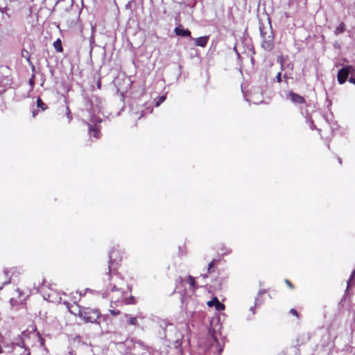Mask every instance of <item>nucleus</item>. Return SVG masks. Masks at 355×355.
<instances>
[{"mask_svg":"<svg viewBox=\"0 0 355 355\" xmlns=\"http://www.w3.org/2000/svg\"><path fill=\"white\" fill-rule=\"evenodd\" d=\"M114 254V251H111L109 253V272L105 275L104 281L105 282V291L103 293V297H110L112 304H132L134 298L133 297H128L130 288L125 279L118 272H114L113 275L110 273L111 268L115 261Z\"/></svg>","mask_w":355,"mask_h":355,"instance_id":"obj_1","label":"nucleus"},{"mask_svg":"<svg viewBox=\"0 0 355 355\" xmlns=\"http://www.w3.org/2000/svg\"><path fill=\"white\" fill-rule=\"evenodd\" d=\"M31 338L36 340L40 343V346L42 347L44 345V339L40 336L38 332L33 330L29 334L23 332L22 337L19 338V341L12 343V348L15 349V347L18 346L25 348V350L26 351L28 342Z\"/></svg>","mask_w":355,"mask_h":355,"instance_id":"obj_2","label":"nucleus"},{"mask_svg":"<svg viewBox=\"0 0 355 355\" xmlns=\"http://www.w3.org/2000/svg\"><path fill=\"white\" fill-rule=\"evenodd\" d=\"M78 311V316L86 322L95 323L99 318L100 312L98 309H92L90 308H80L75 306Z\"/></svg>","mask_w":355,"mask_h":355,"instance_id":"obj_3","label":"nucleus"},{"mask_svg":"<svg viewBox=\"0 0 355 355\" xmlns=\"http://www.w3.org/2000/svg\"><path fill=\"white\" fill-rule=\"evenodd\" d=\"M208 346L206 349V353L207 355H211L212 354L220 355V354L223 351V348L220 346L216 336L214 335V332L211 330L209 331V335L207 337Z\"/></svg>","mask_w":355,"mask_h":355,"instance_id":"obj_4","label":"nucleus"},{"mask_svg":"<svg viewBox=\"0 0 355 355\" xmlns=\"http://www.w3.org/2000/svg\"><path fill=\"white\" fill-rule=\"evenodd\" d=\"M260 32L262 38V48L268 51H271L274 46L273 33L272 30H269L268 32H263V30L260 28Z\"/></svg>","mask_w":355,"mask_h":355,"instance_id":"obj_5","label":"nucleus"},{"mask_svg":"<svg viewBox=\"0 0 355 355\" xmlns=\"http://www.w3.org/2000/svg\"><path fill=\"white\" fill-rule=\"evenodd\" d=\"M164 327L160 324V327L163 328L164 331V338L167 339L170 342H177L180 339V336H177L173 337V332L176 331L175 327L171 324H164Z\"/></svg>","mask_w":355,"mask_h":355,"instance_id":"obj_6","label":"nucleus"},{"mask_svg":"<svg viewBox=\"0 0 355 355\" xmlns=\"http://www.w3.org/2000/svg\"><path fill=\"white\" fill-rule=\"evenodd\" d=\"M352 71H354V69L351 66H346L345 67H343L341 69H340L337 75L338 83L340 84H343L345 82L348 75Z\"/></svg>","mask_w":355,"mask_h":355,"instance_id":"obj_7","label":"nucleus"},{"mask_svg":"<svg viewBox=\"0 0 355 355\" xmlns=\"http://www.w3.org/2000/svg\"><path fill=\"white\" fill-rule=\"evenodd\" d=\"M286 98L291 99V101L295 104L305 103L304 98L302 96H300L293 92H289L288 93V94L286 95Z\"/></svg>","mask_w":355,"mask_h":355,"instance_id":"obj_8","label":"nucleus"},{"mask_svg":"<svg viewBox=\"0 0 355 355\" xmlns=\"http://www.w3.org/2000/svg\"><path fill=\"white\" fill-rule=\"evenodd\" d=\"M176 35L180 37H191V31L188 29L184 28L182 25L176 26L174 29Z\"/></svg>","mask_w":355,"mask_h":355,"instance_id":"obj_9","label":"nucleus"},{"mask_svg":"<svg viewBox=\"0 0 355 355\" xmlns=\"http://www.w3.org/2000/svg\"><path fill=\"white\" fill-rule=\"evenodd\" d=\"M207 306L209 307L215 306L217 311H222L225 309V305L219 302L217 297L207 302Z\"/></svg>","mask_w":355,"mask_h":355,"instance_id":"obj_10","label":"nucleus"},{"mask_svg":"<svg viewBox=\"0 0 355 355\" xmlns=\"http://www.w3.org/2000/svg\"><path fill=\"white\" fill-rule=\"evenodd\" d=\"M209 40V36L198 37L195 40V45L200 47H205Z\"/></svg>","mask_w":355,"mask_h":355,"instance_id":"obj_11","label":"nucleus"},{"mask_svg":"<svg viewBox=\"0 0 355 355\" xmlns=\"http://www.w3.org/2000/svg\"><path fill=\"white\" fill-rule=\"evenodd\" d=\"M88 128H89V135L91 137H94L96 139H98L100 137V131L97 128H96V127L93 128L91 123H88Z\"/></svg>","mask_w":355,"mask_h":355,"instance_id":"obj_12","label":"nucleus"},{"mask_svg":"<svg viewBox=\"0 0 355 355\" xmlns=\"http://www.w3.org/2000/svg\"><path fill=\"white\" fill-rule=\"evenodd\" d=\"M53 46L56 51L62 52L63 49L62 46V42L60 39H58L56 41L53 42Z\"/></svg>","mask_w":355,"mask_h":355,"instance_id":"obj_13","label":"nucleus"},{"mask_svg":"<svg viewBox=\"0 0 355 355\" xmlns=\"http://www.w3.org/2000/svg\"><path fill=\"white\" fill-rule=\"evenodd\" d=\"M8 273H9V271L8 270H4V275H6V280L2 284V285L0 286V291L3 288V287L5 285L10 284V277L8 276Z\"/></svg>","mask_w":355,"mask_h":355,"instance_id":"obj_14","label":"nucleus"},{"mask_svg":"<svg viewBox=\"0 0 355 355\" xmlns=\"http://www.w3.org/2000/svg\"><path fill=\"white\" fill-rule=\"evenodd\" d=\"M125 317L128 318L127 322L130 325H137V319L135 317H130L128 315H125Z\"/></svg>","mask_w":355,"mask_h":355,"instance_id":"obj_15","label":"nucleus"},{"mask_svg":"<svg viewBox=\"0 0 355 355\" xmlns=\"http://www.w3.org/2000/svg\"><path fill=\"white\" fill-rule=\"evenodd\" d=\"M345 30V25L344 23H341L335 30V34L338 35L343 33Z\"/></svg>","mask_w":355,"mask_h":355,"instance_id":"obj_16","label":"nucleus"},{"mask_svg":"<svg viewBox=\"0 0 355 355\" xmlns=\"http://www.w3.org/2000/svg\"><path fill=\"white\" fill-rule=\"evenodd\" d=\"M37 107L41 108L42 110H45L47 108L46 104L42 101L40 98L37 99Z\"/></svg>","mask_w":355,"mask_h":355,"instance_id":"obj_17","label":"nucleus"},{"mask_svg":"<svg viewBox=\"0 0 355 355\" xmlns=\"http://www.w3.org/2000/svg\"><path fill=\"white\" fill-rule=\"evenodd\" d=\"M65 110H66V116L68 119V122H70L71 120H72V115H71V113L69 110V107H65Z\"/></svg>","mask_w":355,"mask_h":355,"instance_id":"obj_18","label":"nucleus"},{"mask_svg":"<svg viewBox=\"0 0 355 355\" xmlns=\"http://www.w3.org/2000/svg\"><path fill=\"white\" fill-rule=\"evenodd\" d=\"M166 100L165 96H162L159 98V99L155 103V106L159 107L164 101Z\"/></svg>","mask_w":355,"mask_h":355,"instance_id":"obj_19","label":"nucleus"},{"mask_svg":"<svg viewBox=\"0 0 355 355\" xmlns=\"http://www.w3.org/2000/svg\"><path fill=\"white\" fill-rule=\"evenodd\" d=\"M102 121L100 118L92 116L90 119L91 123L96 124V123H101Z\"/></svg>","mask_w":355,"mask_h":355,"instance_id":"obj_20","label":"nucleus"},{"mask_svg":"<svg viewBox=\"0 0 355 355\" xmlns=\"http://www.w3.org/2000/svg\"><path fill=\"white\" fill-rule=\"evenodd\" d=\"M187 281L191 287L194 286L196 282H195V279L193 277L189 276Z\"/></svg>","mask_w":355,"mask_h":355,"instance_id":"obj_21","label":"nucleus"},{"mask_svg":"<svg viewBox=\"0 0 355 355\" xmlns=\"http://www.w3.org/2000/svg\"><path fill=\"white\" fill-rule=\"evenodd\" d=\"M256 302L257 300L255 301L254 305L250 308V311L252 313V315H254L255 314Z\"/></svg>","mask_w":355,"mask_h":355,"instance_id":"obj_22","label":"nucleus"},{"mask_svg":"<svg viewBox=\"0 0 355 355\" xmlns=\"http://www.w3.org/2000/svg\"><path fill=\"white\" fill-rule=\"evenodd\" d=\"M354 276H355V269L353 270V272L350 276V278L347 282V286H349L350 282L352 280V279L354 278Z\"/></svg>","mask_w":355,"mask_h":355,"instance_id":"obj_23","label":"nucleus"},{"mask_svg":"<svg viewBox=\"0 0 355 355\" xmlns=\"http://www.w3.org/2000/svg\"><path fill=\"white\" fill-rule=\"evenodd\" d=\"M110 312L114 316H116L120 313L119 311H115V310H112V309L110 310Z\"/></svg>","mask_w":355,"mask_h":355,"instance_id":"obj_24","label":"nucleus"},{"mask_svg":"<svg viewBox=\"0 0 355 355\" xmlns=\"http://www.w3.org/2000/svg\"><path fill=\"white\" fill-rule=\"evenodd\" d=\"M276 78H277V81L278 83H281V81H282V73H281V72H279L277 74Z\"/></svg>","mask_w":355,"mask_h":355,"instance_id":"obj_25","label":"nucleus"},{"mask_svg":"<svg viewBox=\"0 0 355 355\" xmlns=\"http://www.w3.org/2000/svg\"><path fill=\"white\" fill-rule=\"evenodd\" d=\"M214 261H211L209 264H208V268H207V270H208V272H210V270L211 268L214 266Z\"/></svg>","mask_w":355,"mask_h":355,"instance_id":"obj_26","label":"nucleus"},{"mask_svg":"<svg viewBox=\"0 0 355 355\" xmlns=\"http://www.w3.org/2000/svg\"><path fill=\"white\" fill-rule=\"evenodd\" d=\"M290 313H291V314H293V315H295V316H297V315H297V311L295 309H291L290 310Z\"/></svg>","mask_w":355,"mask_h":355,"instance_id":"obj_27","label":"nucleus"},{"mask_svg":"<svg viewBox=\"0 0 355 355\" xmlns=\"http://www.w3.org/2000/svg\"><path fill=\"white\" fill-rule=\"evenodd\" d=\"M349 82L355 85V78H350Z\"/></svg>","mask_w":355,"mask_h":355,"instance_id":"obj_28","label":"nucleus"},{"mask_svg":"<svg viewBox=\"0 0 355 355\" xmlns=\"http://www.w3.org/2000/svg\"><path fill=\"white\" fill-rule=\"evenodd\" d=\"M285 282H286V284H287L290 288H293V285H292V284H291L288 280L286 279V281H285Z\"/></svg>","mask_w":355,"mask_h":355,"instance_id":"obj_29","label":"nucleus"},{"mask_svg":"<svg viewBox=\"0 0 355 355\" xmlns=\"http://www.w3.org/2000/svg\"><path fill=\"white\" fill-rule=\"evenodd\" d=\"M265 293V291H264V290H263V291H259V293H258V295H262V294H263V293Z\"/></svg>","mask_w":355,"mask_h":355,"instance_id":"obj_30","label":"nucleus"},{"mask_svg":"<svg viewBox=\"0 0 355 355\" xmlns=\"http://www.w3.org/2000/svg\"><path fill=\"white\" fill-rule=\"evenodd\" d=\"M67 355H73L72 352H69Z\"/></svg>","mask_w":355,"mask_h":355,"instance_id":"obj_31","label":"nucleus"},{"mask_svg":"<svg viewBox=\"0 0 355 355\" xmlns=\"http://www.w3.org/2000/svg\"><path fill=\"white\" fill-rule=\"evenodd\" d=\"M69 311H70L71 313H72L76 314V313H74V312H73V311H71V309H69Z\"/></svg>","mask_w":355,"mask_h":355,"instance_id":"obj_32","label":"nucleus"},{"mask_svg":"<svg viewBox=\"0 0 355 355\" xmlns=\"http://www.w3.org/2000/svg\"><path fill=\"white\" fill-rule=\"evenodd\" d=\"M33 115L34 116H35V111H33Z\"/></svg>","mask_w":355,"mask_h":355,"instance_id":"obj_33","label":"nucleus"},{"mask_svg":"<svg viewBox=\"0 0 355 355\" xmlns=\"http://www.w3.org/2000/svg\"><path fill=\"white\" fill-rule=\"evenodd\" d=\"M30 354H31L30 352H28L26 355H30Z\"/></svg>","mask_w":355,"mask_h":355,"instance_id":"obj_34","label":"nucleus"},{"mask_svg":"<svg viewBox=\"0 0 355 355\" xmlns=\"http://www.w3.org/2000/svg\"><path fill=\"white\" fill-rule=\"evenodd\" d=\"M207 277V275H203V277H204V278H206Z\"/></svg>","mask_w":355,"mask_h":355,"instance_id":"obj_35","label":"nucleus"},{"mask_svg":"<svg viewBox=\"0 0 355 355\" xmlns=\"http://www.w3.org/2000/svg\"><path fill=\"white\" fill-rule=\"evenodd\" d=\"M231 252V250H227V252L226 253H230Z\"/></svg>","mask_w":355,"mask_h":355,"instance_id":"obj_36","label":"nucleus"}]
</instances>
